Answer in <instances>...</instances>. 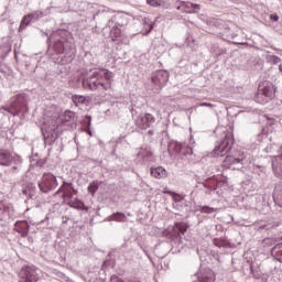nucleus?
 Listing matches in <instances>:
<instances>
[{
    "label": "nucleus",
    "mask_w": 282,
    "mask_h": 282,
    "mask_svg": "<svg viewBox=\"0 0 282 282\" xmlns=\"http://www.w3.org/2000/svg\"><path fill=\"white\" fill-rule=\"evenodd\" d=\"M82 74V85L87 91H96L98 89H104V91H109L113 83V73L107 68H101L91 73L88 78L84 77Z\"/></svg>",
    "instance_id": "nucleus-1"
},
{
    "label": "nucleus",
    "mask_w": 282,
    "mask_h": 282,
    "mask_svg": "<svg viewBox=\"0 0 282 282\" xmlns=\"http://www.w3.org/2000/svg\"><path fill=\"white\" fill-rule=\"evenodd\" d=\"M276 97V86L270 82H264L259 85L256 100L260 105H268L270 100H274Z\"/></svg>",
    "instance_id": "nucleus-2"
},
{
    "label": "nucleus",
    "mask_w": 282,
    "mask_h": 282,
    "mask_svg": "<svg viewBox=\"0 0 282 282\" xmlns=\"http://www.w3.org/2000/svg\"><path fill=\"white\" fill-rule=\"evenodd\" d=\"M153 124H155V116L150 112L140 113L134 117V126L137 129H140V131H147V129H151Z\"/></svg>",
    "instance_id": "nucleus-3"
},
{
    "label": "nucleus",
    "mask_w": 282,
    "mask_h": 282,
    "mask_svg": "<svg viewBox=\"0 0 282 282\" xmlns=\"http://www.w3.org/2000/svg\"><path fill=\"white\" fill-rule=\"evenodd\" d=\"M246 160V152L241 150H235L231 154H228L223 161V169H232L235 164H242Z\"/></svg>",
    "instance_id": "nucleus-4"
},
{
    "label": "nucleus",
    "mask_w": 282,
    "mask_h": 282,
    "mask_svg": "<svg viewBox=\"0 0 282 282\" xmlns=\"http://www.w3.org/2000/svg\"><path fill=\"white\" fill-rule=\"evenodd\" d=\"M58 186V181L56 176L52 173H45L42 176L41 182L39 183V188L42 193H50V191H54Z\"/></svg>",
    "instance_id": "nucleus-5"
},
{
    "label": "nucleus",
    "mask_w": 282,
    "mask_h": 282,
    "mask_svg": "<svg viewBox=\"0 0 282 282\" xmlns=\"http://www.w3.org/2000/svg\"><path fill=\"white\" fill-rule=\"evenodd\" d=\"M18 282H39L36 268L25 265L18 273Z\"/></svg>",
    "instance_id": "nucleus-6"
},
{
    "label": "nucleus",
    "mask_w": 282,
    "mask_h": 282,
    "mask_svg": "<svg viewBox=\"0 0 282 282\" xmlns=\"http://www.w3.org/2000/svg\"><path fill=\"white\" fill-rule=\"evenodd\" d=\"M55 195H61L64 203L69 202L74 195H78V189L74 188V184L63 182Z\"/></svg>",
    "instance_id": "nucleus-7"
},
{
    "label": "nucleus",
    "mask_w": 282,
    "mask_h": 282,
    "mask_svg": "<svg viewBox=\"0 0 282 282\" xmlns=\"http://www.w3.org/2000/svg\"><path fill=\"white\" fill-rule=\"evenodd\" d=\"M230 143H232V135L226 134L220 144L216 145L214 149L215 158H224L231 149Z\"/></svg>",
    "instance_id": "nucleus-8"
},
{
    "label": "nucleus",
    "mask_w": 282,
    "mask_h": 282,
    "mask_svg": "<svg viewBox=\"0 0 282 282\" xmlns=\"http://www.w3.org/2000/svg\"><path fill=\"white\" fill-rule=\"evenodd\" d=\"M4 111L11 113V116H19V113H28V105L24 101L15 100L9 108H4Z\"/></svg>",
    "instance_id": "nucleus-9"
},
{
    "label": "nucleus",
    "mask_w": 282,
    "mask_h": 282,
    "mask_svg": "<svg viewBox=\"0 0 282 282\" xmlns=\"http://www.w3.org/2000/svg\"><path fill=\"white\" fill-rule=\"evenodd\" d=\"M272 169H273L274 174L278 177H281V175H282V145L280 148V155L273 156V159H272Z\"/></svg>",
    "instance_id": "nucleus-10"
},
{
    "label": "nucleus",
    "mask_w": 282,
    "mask_h": 282,
    "mask_svg": "<svg viewBox=\"0 0 282 282\" xmlns=\"http://www.w3.org/2000/svg\"><path fill=\"white\" fill-rule=\"evenodd\" d=\"M14 230L21 235V237H28V234L30 232V224H28L26 220H19L14 225Z\"/></svg>",
    "instance_id": "nucleus-11"
},
{
    "label": "nucleus",
    "mask_w": 282,
    "mask_h": 282,
    "mask_svg": "<svg viewBox=\"0 0 282 282\" xmlns=\"http://www.w3.org/2000/svg\"><path fill=\"white\" fill-rule=\"evenodd\" d=\"M14 156L8 150H0V166H10Z\"/></svg>",
    "instance_id": "nucleus-12"
},
{
    "label": "nucleus",
    "mask_w": 282,
    "mask_h": 282,
    "mask_svg": "<svg viewBox=\"0 0 282 282\" xmlns=\"http://www.w3.org/2000/svg\"><path fill=\"white\" fill-rule=\"evenodd\" d=\"M152 82L154 85H158V87H164L166 83H169V74L164 72H159L156 76L152 77Z\"/></svg>",
    "instance_id": "nucleus-13"
},
{
    "label": "nucleus",
    "mask_w": 282,
    "mask_h": 282,
    "mask_svg": "<svg viewBox=\"0 0 282 282\" xmlns=\"http://www.w3.org/2000/svg\"><path fill=\"white\" fill-rule=\"evenodd\" d=\"M151 175L152 177H155V180H164L165 177H169V172L166 169L158 166L151 169Z\"/></svg>",
    "instance_id": "nucleus-14"
},
{
    "label": "nucleus",
    "mask_w": 282,
    "mask_h": 282,
    "mask_svg": "<svg viewBox=\"0 0 282 282\" xmlns=\"http://www.w3.org/2000/svg\"><path fill=\"white\" fill-rule=\"evenodd\" d=\"M65 204H67L70 208H76L77 210H85V203H83V200L78 198H69L65 202Z\"/></svg>",
    "instance_id": "nucleus-15"
},
{
    "label": "nucleus",
    "mask_w": 282,
    "mask_h": 282,
    "mask_svg": "<svg viewBox=\"0 0 282 282\" xmlns=\"http://www.w3.org/2000/svg\"><path fill=\"white\" fill-rule=\"evenodd\" d=\"M22 193L25 197H34V193H36V187L32 183H26L22 186Z\"/></svg>",
    "instance_id": "nucleus-16"
},
{
    "label": "nucleus",
    "mask_w": 282,
    "mask_h": 282,
    "mask_svg": "<svg viewBox=\"0 0 282 282\" xmlns=\"http://www.w3.org/2000/svg\"><path fill=\"white\" fill-rule=\"evenodd\" d=\"M138 156L142 158V160H149V158H153V151L149 148H141L138 152Z\"/></svg>",
    "instance_id": "nucleus-17"
},
{
    "label": "nucleus",
    "mask_w": 282,
    "mask_h": 282,
    "mask_svg": "<svg viewBox=\"0 0 282 282\" xmlns=\"http://www.w3.org/2000/svg\"><path fill=\"white\" fill-rule=\"evenodd\" d=\"M271 252L276 261L282 263V243H278L275 247H273Z\"/></svg>",
    "instance_id": "nucleus-18"
},
{
    "label": "nucleus",
    "mask_w": 282,
    "mask_h": 282,
    "mask_svg": "<svg viewBox=\"0 0 282 282\" xmlns=\"http://www.w3.org/2000/svg\"><path fill=\"white\" fill-rule=\"evenodd\" d=\"M100 184L102 183L98 181H93L88 186V193H90L91 195H96V191L100 188Z\"/></svg>",
    "instance_id": "nucleus-19"
},
{
    "label": "nucleus",
    "mask_w": 282,
    "mask_h": 282,
    "mask_svg": "<svg viewBox=\"0 0 282 282\" xmlns=\"http://www.w3.org/2000/svg\"><path fill=\"white\" fill-rule=\"evenodd\" d=\"M121 34H122V31L118 26L112 28V30L110 31V36L112 41H118Z\"/></svg>",
    "instance_id": "nucleus-20"
},
{
    "label": "nucleus",
    "mask_w": 282,
    "mask_h": 282,
    "mask_svg": "<svg viewBox=\"0 0 282 282\" xmlns=\"http://www.w3.org/2000/svg\"><path fill=\"white\" fill-rule=\"evenodd\" d=\"M175 228H177L181 235H186L188 230V224L186 223H175Z\"/></svg>",
    "instance_id": "nucleus-21"
},
{
    "label": "nucleus",
    "mask_w": 282,
    "mask_h": 282,
    "mask_svg": "<svg viewBox=\"0 0 282 282\" xmlns=\"http://www.w3.org/2000/svg\"><path fill=\"white\" fill-rule=\"evenodd\" d=\"M111 219L113 221H127V215L122 214V213H116L111 216Z\"/></svg>",
    "instance_id": "nucleus-22"
},
{
    "label": "nucleus",
    "mask_w": 282,
    "mask_h": 282,
    "mask_svg": "<svg viewBox=\"0 0 282 282\" xmlns=\"http://www.w3.org/2000/svg\"><path fill=\"white\" fill-rule=\"evenodd\" d=\"M32 19H34V15L32 14L25 15L21 21L20 28H26V25H30V22L32 21Z\"/></svg>",
    "instance_id": "nucleus-23"
},
{
    "label": "nucleus",
    "mask_w": 282,
    "mask_h": 282,
    "mask_svg": "<svg viewBox=\"0 0 282 282\" xmlns=\"http://www.w3.org/2000/svg\"><path fill=\"white\" fill-rule=\"evenodd\" d=\"M166 193V195H171V197L173 198L174 202H182V199H184V197L175 192H171V191H166L163 192Z\"/></svg>",
    "instance_id": "nucleus-24"
},
{
    "label": "nucleus",
    "mask_w": 282,
    "mask_h": 282,
    "mask_svg": "<svg viewBox=\"0 0 282 282\" xmlns=\"http://www.w3.org/2000/svg\"><path fill=\"white\" fill-rule=\"evenodd\" d=\"M147 3L152 8H160V6H162V0H147Z\"/></svg>",
    "instance_id": "nucleus-25"
},
{
    "label": "nucleus",
    "mask_w": 282,
    "mask_h": 282,
    "mask_svg": "<svg viewBox=\"0 0 282 282\" xmlns=\"http://www.w3.org/2000/svg\"><path fill=\"white\" fill-rule=\"evenodd\" d=\"M214 246H216V248H225L226 247V241L219 238H215L214 239Z\"/></svg>",
    "instance_id": "nucleus-26"
},
{
    "label": "nucleus",
    "mask_w": 282,
    "mask_h": 282,
    "mask_svg": "<svg viewBox=\"0 0 282 282\" xmlns=\"http://www.w3.org/2000/svg\"><path fill=\"white\" fill-rule=\"evenodd\" d=\"M202 213H206L207 215H210V213H215V208L213 207H208V206H204L200 209Z\"/></svg>",
    "instance_id": "nucleus-27"
},
{
    "label": "nucleus",
    "mask_w": 282,
    "mask_h": 282,
    "mask_svg": "<svg viewBox=\"0 0 282 282\" xmlns=\"http://www.w3.org/2000/svg\"><path fill=\"white\" fill-rule=\"evenodd\" d=\"M188 6L194 10L193 12L202 10V6L197 3L189 2Z\"/></svg>",
    "instance_id": "nucleus-28"
},
{
    "label": "nucleus",
    "mask_w": 282,
    "mask_h": 282,
    "mask_svg": "<svg viewBox=\"0 0 282 282\" xmlns=\"http://www.w3.org/2000/svg\"><path fill=\"white\" fill-rule=\"evenodd\" d=\"M70 120H72V112L70 111H66L64 113L63 122H69Z\"/></svg>",
    "instance_id": "nucleus-29"
},
{
    "label": "nucleus",
    "mask_w": 282,
    "mask_h": 282,
    "mask_svg": "<svg viewBox=\"0 0 282 282\" xmlns=\"http://www.w3.org/2000/svg\"><path fill=\"white\" fill-rule=\"evenodd\" d=\"M56 47H58L57 50H56V52H57V54H63V52H64V47H63V43H57L56 44Z\"/></svg>",
    "instance_id": "nucleus-30"
},
{
    "label": "nucleus",
    "mask_w": 282,
    "mask_h": 282,
    "mask_svg": "<svg viewBox=\"0 0 282 282\" xmlns=\"http://www.w3.org/2000/svg\"><path fill=\"white\" fill-rule=\"evenodd\" d=\"M74 102H85V97L84 96H75L73 98Z\"/></svg>",
    "instance_id": "nucleus-31"
},
{
    "label": "nucleus",
    "mask_w": 282,
    "mask_h": 282,
    "mask_svg": "<svg viewBox=\"0 0 282 282\" xmlns=\"http://www.w3.org/2000/svg\"><path fill=\"white\" fill-rule=\"evenodd\" d=\"M110 282H124L122 279H120L118 275H112L110 278Z\"/></svg>",
    "instance_id": "nucleus-32"
},
{
    "label": "nucleus",
    "mask_w": 282,
    "mask_h": 282,
    "mask_svg": "<svg viewBox=\"0 0 282 282\" xmlns=\"http://www.w3.org/2000/svg\"><path fill=\"white\" fill-rule=\"evenodd\" d=\"M9 206L3 200L0 202V210H8Z\"/></svg>",
    "instance_id": "nucleus-33"
},
{
    "label": "nucleus",
    "mask_w": 282,
    "mask_h": 282,
    "mask_svg": "<svg viewBox=\"0 0 282 282\" xmlns=\"http://www.w3.org/2000/svg\"><path fill=\"white\" fill-rule=\"evenodd\" d=\"M89 127H91V117H89L88 128L86 129V132L88 133V135H93L91 129Z\"/></svg>",
    "instance_id": "nucleus-34"
},
{
    "label": "nucleus",
    "mask_w": 282,
    "mask_h": 282,
    "mask_svg": "<svg viewBox=\"0 0 282 282\" xmlns=\"http://www.w3.org/2000/svg\"><path fill=\"white\" fill-rule=\"evenodd\" d=\"M264 118H267V120L269 121V124H274L276 122V120H274V118H270L267 115H264Z\"/></svg>",
    "instance_id": "nucleus-35"
},
{
    "label": "nucleus",
    "mask_w": 282,
    "mask_h": 282,
    "mask_svg": "<svg viewBox=\"0 0 282 282\" xmlns=\"http://www.w3.org/2000/svg\"><path fill=\"white\" fill-rule=\"evenodd\" d=\"M271 21H279V14H271L270 15Z\"/></svg>",
    "instance_id": "nucleus-36"
},
{
    "label": "nucleus",
    "mask_w": 282,
    "mask_h": 282,
    "mask_svg": "<svg viewBox=\"0 0 282 282\" xmlns=\"http://www.w3.org/2000/svg\"><path fill=\"white\" fill-rule=\"evenodd\" d=\"M200 107H213V104H210V102H203V104H200Z\"/></svg>",
    "instance_id": "nucleus-37"
},
{
    "label": "nucleus",
    "mask_w": 282,
    "mask_h": 282,
    "mask_svg": "<svg viewBox=\"0 0 282 282\" xmlns=\"http://www.w3.org/2000/svg\"><path fill=\"white\" fill-rule=\"evenodd\" d=\"M186 150H187L186 153H193V149L187 147Z\"/></svg>",
    "instance_id": "nucleus-38"
},
{
    "label": "nucleus",
    "mask_w": 282,
    "mask_h": 282,
    "mask_svg": "<svg viewBox=\"0 0 282 282\" xmlns=\"http://www.w3.org/2000/svg\"><path fill=\"white\" fill-rule=\"evenodd\" d=\"M177 149H181V153H182V144H176Z\"/></svg>",
    "instance_id": "nucleus-39"
},
{
    "label": "nucleus",
    "mask_w": 282,
    "mask_h": 282,
    "mask_svg": "<svg viewBox=\"0 0 282 282\" xmlns=\"http://www.w3.org/2000/svg\"><path fill=\"white\" fill-rule=\"evenodd\" d=\"M149 135H153V130L148 131Z\"/></svg>",
    "instance_id": "nucleus-40"
},
{
    "label": "nucleus",
    "mask_w": 282,
    "mask_h": 282,
    "mask_svg": "<svg viewBox=\"0 0 282 282\" xmlns=\"http://www.w3.org/2000/svg\"><path fill=\"white\" fill-rule=\"evenodd\" d=\"M279 70L282 73V64L279 65Z\"/></svg>",
    "instance_id": "nucleus-41"
},
{
    "label": "nucleus",
    "mask_w": 282,
    "mask_h": 282,
    "mask_svg": "<svg viewBox=\"0 0 282 282\" xmlns=\"http://www.w3.org/2000/svg\"><path fill=\"white\" fill-rule=\"evenodd\" d=\"M151 30H153V25H150V32H151Z\"/></svg>",
    "instance_id": "nucleus-42"
}]
</instances>
